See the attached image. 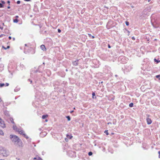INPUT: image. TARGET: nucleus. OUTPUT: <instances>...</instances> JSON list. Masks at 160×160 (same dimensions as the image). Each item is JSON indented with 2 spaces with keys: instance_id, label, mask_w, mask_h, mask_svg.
Instances as JSON below:
<instances>
[{
  "instance_id": "1",
  "label": "nucleus",
  "mask_w": 160,
  "mask_h": 160,
  "mask_svg": "<svg viewBox=\"0 0 160 160\" xmlns=\"http://www.w3.org/2000/svg\"><path fill=\"white\" fill-rule=\"evenodd\" d=\"M10 138L14 144L19 147L22 146V142L18 137L15 135H10Z\"/></svg>"
},
{
  "instance_id": "2",
  "label": "nucleus",
  "mask_w": 160,
  "mask_h": 160,
  "mask_svg": "<svg viewBox=\"0 0 160 160\" xmlns=\"http://www.w3.org/2000/svg\"><path fill=\"white\" fill-rule=\"evenodd\" d=\"M0 154H2L4 157H7L8 155V152L3 148L1 152H0Z\"/></svg>"
},
{
  "instance_id": "3",
  "label": "nucleus",
  "mask_w": 160,
  "mask_h": 160,
  "mask_svg": "<svg viewBox=\"0 0 160 160\" xmlns=\"http://www.w3.org/2000/svg\"><path fill=\"white\" fill-rule=\"evenodd\" d=\"M0 126L2 128H5L6 127L4 121L1 119V118H0Z\"/></svg>"
},
{
  "instance_id": "4",
  "label": "nucleus",
  "mask_w": 160,
  "mask_h": 160,
  "mask_svg": "<svg viewBox=\"0 0 160 160\" xmlns=\"http://www.w3.org/2000/svg\"><path fill=\"white\" fill-rule=\"evenodd\" d=\"M17 131L21 134H22L25 137L26 136L25 134L24 133V132L23 131L20 130L19 129H18Z\"/></svg>"
},
{
  "instance_id": "5",
  "label": "nucleus",
  "mask_w": 160,
  "mask_h": 160,
  "mask_svg": "<svg viewBox=\"0 0 160 160\" xmlns=\"http://www.w3.org/2000/svg\"><path fill=\"white\" fill-rule=\"evenodd\" d=\"M146 120H147V122L148 124V125L150 124L152 122V121L149 118H147Z\"/></svg>"
},
{
  "instance_id": "6",
  "label": "nucleus",
  "mask_w": 160,
  "mask_h": 160,
  "mask_svg": "<svg viewBox=\"0 0 160 160\" xmlns=\"http://www.w3.org/2000/svg\"><path fill=\"white\" fill-rule=\"evenodd\" d=\"M40 48L43 51H45L46 50V49L45 46L43 45H41V46Z\"/></svg>"
},
{
  "instance_id": "7",
  "label": "nucleus",
  "mask_w": 160,
  "mask_h": 160,
  "mask_svg": "<svg viewBox=\"0 0 160 160\" xmlns=\"http://www.w3.org/2000/svg\"><path fill=\"white\" fill-rule=\"evenodd\" d=\"M13 128L14 130H16L17 131L18 129L17 128V126L15 125H14L13 126Z\"/></svg>"
},
{
  "instance_id": "8",
  "label": "nucleus",
  "mask_w": 160,
  "mask_h": 160,
  "mask_svg": "<svg viewBox=\"0 0 160 160\" xmlns=\"http://www.w3.org/2000/svg\"><path fill=\"white\" fill-rule=\"evenodd\" d=\"M67 137L68 138L71 139L72 138V136H71V135L67 134Z\"/></svg>"
},
{
  "instance_id": "9",
  "label": "nucleus",
  "mask_w": 160,
  "mask_h": 160,
  "mask_svg": "<svg viewBox=\"0 0 160 160\" xmlns=\"http://www.w3.org/2000/svg\"><path fill=\"white\" fill-rule=\"evenodd\" d=\"M48 117V115H43L42 116V118L43 119H44Z\"/></svg>"
},
{
  "instance_id": "10",
  "label": "nucleus",
  "mask_w": 160,
  "mask_h": 160,
  "mask_svg": "<svg viewBox=\"0 0 160 160\" xmlns=\"http://www.w3.org/2000/svg\"><path fill=\"white\" fill-rule=\"evenodd\" d=\"M10 121H11V122L13 124H15V123L13 121V119L12 118H10Z\"/></svg>"
},
{
  "instance_id": "11",
  "label": "nucleus",
  "mask_w": 160,
  "mask_h": 160,
  "mask_svg": "<svg viewBox=\"0 0 160 160\" xmlns=\"http://www.w3.org/2000/svg\"><path fill=\"white\" fill-rule=\"evenodd\" d=\"M0 135H3L4 133L2 131V130H0Z\"/></svg>"
},
{
  "instance_id": "12",
  "label": "nucleus",
  "mask_w": 160,
  "mask_h": 160,
  "mask_svg": "<svg viewBox=\"0 0 160 160\" xmlns=\"http://www.w3.org/2000/svg\"><path fill=\"white\" fill-rule=\"evenodd\" d=\"M66 118L68 119V121H70L71 120V118L69 116H68L66 117Z\"/></svg>"
},
{
  "instance_id": "13",
  "label": "nucleus",
  "mask_w": 160,
  "mask_h": 160,
  "mask_svg": "<svg viewBox=\"0 0 160 160\" xmlns=\"http://www.w3.org/2000/svg\"><path fill=\"white\" fill-rule=\"evenodd\" d=\"M133 104L132 103H131L129 104V106L130 107H132L133 106Z\"/></svg>"
},
{
  "instance_id": "14",
  "label": "nucleus",
  "mask_w": 160,
  "mask_h": 160,
  "mask_svg": "<svg viewBox=\"0 0 160 160\" xmlns=\"http://www.w3.org/2000/svg\"><path fill=\"white\" fill-rule=\"evenodd\" d=\"M156 77L157 78H158L159 80H160V75H157Z\"/></svg>"
},
{
  "instance_id": "15",
  "label": "nucleus",
  "mask_w": 160,
  "mask_h": 160,
  "mask_svg": "<svg viewBox=\"0 0 160 160\" xmlns=\"http://www.w3.org/2000/svg\"><path fill=\"white\" fill-rule=\"evenodd\" d=\"M18 22V20L17 19H15L13 20V22H14L17 23Z\"/></svg>"
},
{
  "instance_id": "16",
  "label": "nucleus",
  "mask_w": 160,
  "mask_h": 160,
  "mask_svg": "<svg viewBox=\"0 0 160 160\" xmlns=\"http://www.w3.org/2000/svg\"><path fill=\"white\" fill-rule=\"evenodd\" d=\"M154 60L155 61V62H157V63H158L159 62H160V61H158L155 58L154 59Z\"/></svg>"
},
{
  "instance_id": "17",
  "label": "nucleus",
  "mask_w": 160,
  "mask_h": 160,
  "mask_svg": "<svg viewBox=\"0 0 160 160\" xmlns=\"http://www.w3.org/2000/svg\"><path fill=\"white\" fill-rule=\"evenodd\" d=\"M3 148H4L2 147H0V152H1Z\"/></svg>"
},
{
  "instance_id": "18",
  "label": "nucleus",
  "mask_w": 160,
  "mask_h": 160,
  "mask_svg": "<svg viewBox=\"0 0 160 160\" xmlns=\"http://www.w3.org/2000/svg\"><path fill=\"white\" fill-rule=\"evenodd\" d=\"M104 133H106L107 135H108V130H105L104 131Z\"/></svg>"
},
{
  "instance_id": "19",
  "label": "nucleus",
  "mask_w": 160,
  "mask_h": 160,
  "mask_svg": "<svg viewBox=\"0 0 160 160\" xmlns=\"http://www.w3.org/2000/svg\"><path fill=\"white\" fill-rule=\"evenodd\" d=\"M88 154L89 156H91L92 155V153L91 152H88Z\"/></svg>"
},
{
  "instance_id": "20",
  "label": "nucleus",
  "mask_w": 160,
  "mask_h": 160,
  "mask_svg": "<svg viewBox=\"0 0 160 160\" xmlns=\"http://www.w3.org/2000/svg\"><path fill=\"white\" fill-rule=\"evenodd\" d=\"M4 85V83H1L0 84V86L1 87H2Z\"/></svg>"
},
{
  "instance_id": "21",
  "label": "nucleus",
  "mask_w": 160,
  "mask_h": 160,
  "mask_svg": "<svg viewBox=\"0 0 160 160\" xmlns=\"http://www.w3.org/2000/svg\"><path fill=\"white\" fill-rule=\"evenodd\" d=\"M126 24L127 26H128L129 25V23L128 22L126 21Z\"/></svg>"
},
{
  "instance_id": "22",
  "label": "nucleus",
  "mask_w": 160,
  "mask_h": 160,
  "mask_svg": "<svg viewBox=\"0 0 160 160\" xmlns=\"http://www.w3.org/2000/svg\"><path fill=\"white\" fill-rule=\"evenodd\" d=\"M3 7V6L2 5V3H0V8H2Z\"/></svg>"
},
{
  "instance_id": "23",
  "label": "nucleus",
  "mask_w": 160,
  "mask_h": 160,
  "mask_svg": "<svg viewBox=\"0 0 160 160\" xmlns=\"http://www.w3.org/2000/svg\"><path fill=\"white\" fill-rule=\"evenodd\" d=\"M158 153L159 154V156L158 157L159 158H160V151H159L158 152Z\"/></svg>"
},
{
  "instance_id": "24",
  "label": "nucleus",
  "mask_w": 160,
  "mask_h": 160,
  "mask_svg": "<svg viewBox=\"0 0 160 160\" xmlns=\"http://www.w3.org/2000/svg\"><path fill=\"white\" fill-rule=\"evenodd\" d=\"M95 93L93 92V93H92V98H93V97H94V96H95Z\"/></svg>"
},
{
  "instance_id": "25",
  "label": "nucleus",
  "mask_w": 160,
  "mask_h": 160,
  "mask_svg": "<svg viewBox=\"0 0 160 160\" xmlns=\"http://www.w3.org/2000/svg\"><path fill=\"white\" fill-rule=\"evenodd\" d=\"M1 2L2 3V4H5V2H4V1H1Z\"/></svg>"
},
{
  "instance_id": "26",
  "label": "nucleus",
  "mask_w": 160,
  "mask_h": 160,
  "mask_svg": "<svg viewBox=\"0 0 160 160\" xmlns=\"http://www.w3.org/2000/svg\"><path fill=\"white\" fill-rule=\"evenodd\" d=\"M20 1H18L17 2V4H20Z\"/></svg>"
},
{
  "instance_id": "27",
  "label": "nucleus",
  "mask_w": 160,
  "mask_h": 160,
  "mask_svg": "<svg viewBox=\"0 0 160 160\" xmlns=\"http://www.w3.org/2000/svg\"><path fill=\"white\" fill-rule=\"evenodd\" d=\"M66 141L67 142L68 141V139L67 138H65V139Z\"/></svg>"
},
{
  "instance_id": "28",
  "label": "nucleus",
  "mask_w": 160,
  "mask_h": 160,
  "mask_svg": "<svg viewBox=\"0 0 160 160\" xmlns=\"http://www.w3.org/2000/svg\"><path fill=\"white\" fill-rule=\"evenodd\" d=\"M58 32H61V30L60 29H58Z\"/></svg>"
},
{
  "instance_id": "29",
  "label": "nucleus",
  "mask_w": 160,
  "mask_h": 160,
  "mask_svg": "<svg viewBox=\"0 0 160 160\" xmlns=\"http://www.w3.org/2000/svg\"><path fill=\"white\" fill-rule=\"evenodd\" d=\"M9 85V83H6V86H8Z\"/></svg>"
},
{
  "instance_id": "30",
  "label": "nucleus",
  "mask_w": 160,
  "mask_h": 160,
  "mask_svg": "<svg viewBox=\"0 0 160 160\" xmlns=\"http://www.w3.org/2000/svg\"><path fill=\"white\" fill-rule=\"evenodd\" d=\"M2 48H4V49H5V50L7 49L6 48H5V47H4V46H2Z\"/></svg>"
},
{
  "instance_id": "31",
  "label": "nucleus",
  "mask_w": 160,
  "mask_h": 160,
  "mask_svg": "<svg viewBox=\"0 0 160 160\" xmlns=\"http://www.w3.org/2000/svg\"><path fill=\"white\" fill-rule=\"evenodd\" d=\"M10 48V46H8L6 48H7V49H8V48Z\"/></svg>"
},
{
  "instance_id": "32",
  "label": "nucleus",
  "mask_w": 160,
  "mask_h": 160,
  "mask_svg": "<svg viewBox=\"0 0 160 160\" xmlns=\"http://www.w3.org/2000/svg\"><path fill=\"white\" fill-rule=\"evenodd\" d=\"M108 48H111V47H110V45L109 44H108Z\"/></svg>"
},
{
  "instance_id": "33",
  "label": "nucleus",
  "mask_w": 160,
  "mask_h": 160,
  "mask_svg": "<svg viewBox=\"0 0 160 160\" xmlns=\"http://www.w3.org/2000/svg\"><path fill=\"white\" fill-rule=\"evenodd\" d=\"M38 160H42L41 158H39L38 159Z\"/></svg>"
},
{
  "instance_id": "34",
  "label": "nucleus",
  "mask_w": 160,
  "mask_h": 160,
  "mask_svg": "<svg viewBox=\"0 0 160 160\" xmlns=\"http://www.w3.org/2000/svg\"><path fill=\"white\" fill-rule=\"evenodd\" d=\"M132 39H133V40H135V38L134 37H132Z\"/></svg>"
},
{
  "instance_id": "35",
  "label": "nucleus",
  "mask_w": 160,
  "mask_h": 160,
  "mask_svg": "<svg viewBox=\"0 0 160 160\" xmlns=\"http://www.w3.org/2000/svg\"><path fill=\"white\" fill-rule=\"evenodd\" d=\"M3 29V27H0V29H1L2 30Z\"/></svg>"
},
{
  "instance_id": "36",
  "label": "nucleus",
  "mask_w": 160,
  "mask_h": 160,
  "mask_svg": "<svg viewBox=\"0 0 160 160\" xmlns=\"http://www.w3.org/2000/svg\"><path fill=\"white\" fill-rule=\"evenodd\" d=\"M8 38H9V39H11V38H11V36L9 37Z\"/></svg>"
},
{
  "instance_id": "37",
  "label": "nucleus",
  "mask_w": 160,
  "mask_h": 160,
  "mask_svg": "<svg viewBox=\"0 0 160 160\" xmlns=\"http://www.w3.org/2000/svg\"><path fill=\"white\" fill-rule=\"evenodd\" d=\"M7 2H8V3L9 4L10 3V2L8 1Z\"/></svg>"
},
{
  "instance_id": "38",
  "label": "nucleus",
  "mask_w": 160,
  "mask_h": 160,
  "mask_svg": "<svg viewBox=\"0 0 160 160\" xmlns=\"http://www.w3.org/2000/svg\"><path fill=\"white\" fill-rule=\"evenodd\" d=\"M25 1H30V0H24Z\"/></svg>"
},
{
  "instance_id": "39",
  "label": "nucleus",
  "mask_w": 160,
  "mask_h": 160,
  "mask_svg": "<svg viewBox=\"0 0 160 160\" xmlns=\"http://www.w3.org/2000/svg\"><path fill=\"white\" fill-rule=\"evenodd\" d=\"M16 18H18V16H16Z\"/></svg>"
},
{
  "instance_id": "40",
  "label": "nucleus",
  "mask_w": 160,
  "mask_h": 160,
  "mask_svg": "<svg viewBox=\"0 0 160 160\" xmlns=\"http://www.w3.org/2000/svg\"><path fill=\"white\" fill-rule=\"evenodd\" d=\"M10 8V6H8V9H9V8Z\"/></svg>"
},
{
  "instance_id": "41",
  "label": "nucleus",
  "mask_w": 160,
  "mask_h": 160,
  "mask_svg": "<svg viewBox=\"0 0 160 160\" xmlns=\"http://www.w3.org/2000/svg\"><path fill=\"white\" fill-rule=\"evenodd\" d=\"M108 124H111V122H108Z\"/></svg>"
},
{
  "instance_id": "42",
  "label": "nucleus",
  "mask_w": 160,
  "mask_h": 160,
  "mask_svg": "<svg viewBox=\"0 0 160 160\" xmlns=\"http://www.w3.org/2000/svg\"><path fill=\"white\" fill-rule=\"evenodd\" d=\"M92 38H94V36H92Z\"/></svg>"
},
{
  "instance_id": "43",
  "label": "nucleus",
  "mask_w": 160,
  "mask_h": 160,
  "mask_svg": "<svg viewBox=\"0 0 160 160\" xmlns=\"http://www.w3.org/2000/svg\"><path fill=\"white\" fill-rule=\"evenodd\" d=\"M48 120H47V119H46V120H45V122H48Z\"/></svg>"
},
{
  "instance_id": "44",
  "label": "nucleus",
  "mask_w": 160,
  "mask_h": 160,
  "mask_svg": "<svg viewBox=\"0 0 160 160\" xmlns=\"http://www.w3.org/2000/svg\"><path fill=\"white\" fill-rule=\"evenodd\" d=\"M2 101V99H1L0 98V102H1Z\"/></svg>"
},
{
  "instance_id": "45",
  "label": "nucleus",
  "mask_w": 160,
  "mask_h": 160,
  "mask_svg": "<svg viewBox=\"0 0 160 160\" xmlns=\"http://www.w3.org/2000/svg\"><path fill=\"white\" fill-rule=\"evenodd\" d=\"M150 1L151 0H148V2H150Z\"/></svg>"
},
{
  "instance_id": "46",
  "label": "nucleus",
  "mask_w": 160,
  "mask_h": 160,
  "mask_svg": "<svg viewBox=\"0 0 160 160\" xmlns=\"http://www.w3.org/2000/svg\"><path fill=\"white\" fill-rule=\"evenodd\" d=\"M34 159H36V158H33Z\"/></svg>"
},
{
  "instance_id": "47",
  "label": "nucleus",
  "mask_w": 160,
  "mask_h": 160,
  "mask_svg": "<svg viewBox=\"0 0 160 160\" xmlns=\"http://www.w3.org/2000/svg\"><path fill=\"white\" fill-rule=\"evenodd\" d=\"M72 112H73V111H72L71 112V113H72Z\"/></svg>"
},
{
  "instance_id": "48",
  "label": "nucleus",
  "mask_w": 160,
  "mask_h": 160,
  "mask_svg": "<svg viewBox=\"0 0 160 160\" xmlns=\"http://www.w3.org/2000/svg\"><path fill=\"white\" fill-rule=\"evenodd\" d=\"M13 40H15V38H13Z\"/></svg>"
},
{
  "instance_id": "49",
  "label": "nucleus",
  "mask_w": 160,
  "mask_h": 160,
  "mask_svg": "<svg viewBox=\"0 0 160 160\" xmlns=\"http://www.w3.org/2000/svg\"><path fill=\"white\" fill-rule=\"evenodd\" d=\"M75 63H76V65L77 64V63L75 62Z\"/></svg>"
},
{
  "instance_id": "50",
  "label": "nucleus",
  "mask_w": 160,
  "mask_h": 160,
  "mask_svg": "<svg viewBox=\"0 0 160 160\" xmlns=\"http://www.w3.org/2000/svg\"><path fill=\"white\" fill-rule=\"evenodd\" d=\"M117 75H115L116 77H117Z\"/></svg>"
},
{
  "instance_id": "51",
  "label": "nucleus",
  "mask_w": 160,
  "mask_h": 160,
  "mask_svg": "<svg viewBox=\"0 0 160 160\" xmlns=\"http://www.w3.org/2000/svg\"><path fill=\"white\" fill-rule=\"evenodd\" d=\"M0 160H4V159H1Z\"/></svg>"
},
{
  "instance_id": "52",
  "label": "nucleus",
  "mask_w": 160,
  "mask_h": 160,
  "mask_svg": "<svg viewBox=\"0 0 160 160\" xmlns=\"http://www.w3.org/2000/svg\"><path fill=\"white\" fill-rule=\"evenodd\" d=\"M30 82H31V83L32 82V81H31Z\"/></svg>"
},
{
  "instance_id": "53",
  "label": "nucleus",
  "mask_w": 160,
  "mask_h": 160,
  "mask_svg": "<svg viewBox=\"0 0 160 160\" xmlns=\"http://www.w3.org/2000/svg\"><path fill=\"white\" fill-rule=\"evenodd\" d=\"M147 116H148V117H149V115H147Z\"/></svg>"
},
{
  "instance_id": "54",
  "label": "nucleus",
  "mask_w": 160,
  "mask_h": 160,
  "mask_svg": "<svg viewBox=\"0 0 160 160\" xmlns=\"http://www.w3.org/2000/svg\"><path fill=\"white\" fill-rule=\"evenodd\" d=\"M147 116H148V117H149V115H147Z\"/></svg>"
}]
</instances>
